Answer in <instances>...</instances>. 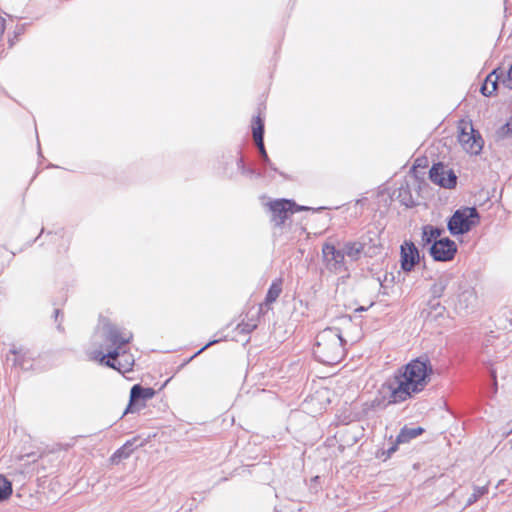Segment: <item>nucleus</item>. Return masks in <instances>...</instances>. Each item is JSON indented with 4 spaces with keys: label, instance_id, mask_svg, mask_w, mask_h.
<instances>
[{
    "label": "nucleus",
    "instance_id": "f03ea898",
    "mask_svg": "<svg viewBox=\"0 0 512 512\" xmlns=\"http://www.w3.org/2000/svg\"><path fill=\"white\" fill-rule=\"evenodd\" d=\"M433 367L427 357L409 361L387 383L390 390L389 404L404 402L422 392L429 384Z\"/></svg>",
    "mask_w": 512,
    "mask_h": 512
},
{
    "label": "nucleus",
    "instance_id": "b1692460",
    "mask_svg": "<svg viewBox=\"0 0 512 512\" xmlns=\"http://www.w3.org/2000/svg\"><path fill=\"white\" fill-rule=\"evenodd\" d=\"M13 492L12 483L4 475H0V502L7 500Z\"/></svg>",
    "mask_w": 512,
    "mask_h": 512
},
{
    "label": "nucleus",
    "instance_id": "473e14b6",
    "mask_svg": "<svg viewBox=\"0 0 512 512\" xmlns=\"http://www.w3.org/2000/svg\"><path fill=\"white\" fill-rule=\"evenodd\" d=\"M236 164H237V168H238V170L240 172L246 167V164H245L244 159L242 157L238 158Z\"/></svg>",
    "mask_w": 512,
    "mask_h": 512
},
{
    "label": "nucleus",
    "instance_id": "dca6fc26",
    "mask_svg": "<svg viewBox=\"0 0 512 512\" xmlns=\"http://www.w3.org/2000/svg\"><path fill=\"white\" fill-rule=\"evenodd\" d=\"M503 77V72L498 74V69H494L485 79L480 92L484 96H491L498 87L499 80Z\"/></svg>",
    "mask_w": 512,
    "mask_h": 512
},
{
    "label": "nucleus",
    "instance_id": "0eeeda50",
    "mask_svg": "<svg viewBox=\"0 0 512 512\" xmlns=\"http://www.w3.org/2000/svg\"><path fill=\"white\" fill-rule=\"evenodd\" d=\"M458 141L462 148L471 155H478L482 151L484 141L479 131L472 123L462 122L459 125Z\"/></svg>",
    "mask_w": 512,
    "mask_h": 512
},
{
    "label": "nucleus",
    "instance_id": "2f4dec72",
    "mask_svg": "<svg viewBox=\"0 0 512 512\" xmlns=\"http://www.w3.org/2000/svg\"><path fill=\"white\" fill-rule=\"evenodd\" d=\"M503 134L512 136V120L502 127Z\"/></svg>",
    "mask_w": 512,
    "mask_h": 512
},
{
    "label": "nucleus",
    "instance_id": "4468645a",
    "mask_svg": "<svg viewBox=\"0 0 512 512\" xmlns=\"http://www.w3.org/2000/svg\"><path fill=\"white\" fill-rule=\"evenodd\" d=\"M252 132L261 160L268 161L269 156L264 145V120L259 115L253 119Z\"/></svg>",
    "mask_w": 512,
    "mask_h": 512
},
{
    "label": "nucleus",
    "instance_id": "6ab92c4d",
    "mask_svg": "<svg viewBox=\"0 0 512 512\" xmlns=\"http://www.w3.org/2000/svg\"><path fill=\"white\" fill-rule=\"evenodd\" d=\"M445 310V307L440 304L437 299L429 300L427 303V308H424L421 312V317L425 319L433 318L436 319L438 316L442 315Z\"/></svg>",
    "mask_w": 512,
    "mask_h": 512
},
{
    "label": "nucleus",
    "instance_id": "f257e3e1",
    "mask_svg": "<svg viewBox=\"0 0 512 512\" xmlns=\"http://www.w3.org/2000/svg\"><path fill=\"white\" fill-rule=\"evenodd\" d=\"M132 339L131 331L101 318L93 336V345L97 348L89 351V358L122 374L130 372L134 358L128 353V345Z\"/></svg>",
    "mask_w": 512,
    "mask_h": 512
},
{
    "label": "nucleus",
    "instance_id": "aec40b11",
    "mask_svg": "<svg viewBox=\"0 0 512 512\" xmlns=\"http://www.w3.org/2000/svg\"><path fill=\"white\" fill-rule=\"evenodd\" d=\"M137 439L128 440L122 447L117 449L111 457L113 463H118L122 459H127L134 449V443Z\"/></svg>",
    "mask_w": 512,
    "mask_h": 512
},
{
    "label": "nucleus",
    "instance_id": "bb28decb",
    "mask_svg": "<svg viewBox=\"0 0 512 512\" xmlns=\"http://www.w3.org/2000/svg\"><path fill=\"white\" fill-rule=\"evenodd\" d=\"M263 169H267L268 172H270L273 175V179L275 178L276 174H279L284 179H287V176L283 172L278 170V168L275 166V164L271 162L269 157H268V161L260 160L259 170H263Z\"/></svg>",
    "mask_w": 512,
    "mask_h": 512
},
{
    "label": "nucleus",
    "instance_id": "c756f323",
    "mask_svg": "<svg viewBox=\"0 0 512 512\" xmlns=\"http://www.w3.org/2000/svg\"><path fill=\"white\" fill-rule=\"evenodd\" d=\"M24 29H25V26L24 25H18L16 26V29L14 31V37L13 38H9L8 40V43H9V47H13L17 41V38L23 34L24 32Z\"/></svg>",
    "mask_w": 512,
    "mask_h": 512
},
{
    "label": "nucleus",
    "instance_id": "a878e982",
    "mask_svg": "<svg viewBox=\"0 0 512 512\" xmlns=\"http://www.w3.org/2000/svg\"><path fill=\"white\" fill-rule=\"evenodd\" d=\"M488 493L487 486H475L473 493L468 497L465 508L473 505L480 497Z\"/></svg>",
    "mask_w": 512,
    "mask_h": 512
},
{
    "label": "nucleus",
    "instance_id": "9d476101",
    "mask_svg": "<svg viewBox=\"0 0 512 512\" xmlns=\"http://www.w3.org/2000/svg\"><path fill=\"white\" fill-rule=\"evenodd\" d=\"M322 254L330 272L341 273L347 270L343 248L338 249L332 243H325L322 247Z\"/></svg>",
    "mask_w": 512,
    "mask_h": 512
},
{
    "label": "nucleus",
    "instance_id": "423d86ee",
    "mask_svg": "<svg viewBox=\"0 0 512 512\" xmlns=\"http://www.w3.org/2000/svg\"><path fill=\"white\" fill-rule=\"evenodd\" d=\"M460 289V278L451 272H444L435 279L430 288V293L434 299H439L445 295L454 298Z\"/></svg>",
    "mask_w": 512,
    "mask_h": 512
},
{
    "label": "nucleus",
    "instance_id": "6e6552de",
    "mask_svg": "<svg viewBox=\"0 0 512 512\" xmlns=\"http://www.w3.org/2000/svg\"><path fill=\"white\" fill-rule=\"evenodd\" d=\"M36 353L25 346L12 345L7 355V361H11L15 367L23 371L35 369Z\"/></svg>",
    "mask_w": 512,
    "mask_h": 512
},
{
    "label": "nucleus",
    "instance_id": "ddd939ff",
    "mask_svg": "<svg viewBox=\"0 0 512 512\" xmlns=\"http://www.w3.org/2000/svg\"><path fill=\"white\" fill-rule=\"evenodd\" d=\"M401 268L405 272H410L420 261V253L416 245L405 240L400 246Z\"/></svg>",
    "mask_w": 512,
    "mask_h": 512
},
{
    "label": "nucleus",
    "instance_id": "cd10ccee",
    "mask_svg": "<svg viewBox=\"0 0 512 512\" xmlns=\"http://www.w3.org/2000/svg\"><path fill=\"white\" fill-rule=\"evenodd\" d=\"M219 340L218 339H215V340H211L209 341L205 346H203L200 350H198L194 355H192L190 358H188L187 360H185L182 365H181V368L184 367L186 364H188L190 361H192L195 357H197L198 355H200L204 350H206L208 347L218 343Z\"/></svg>",
    "mask_w": 512,
    "mask_h": 512
},
{
    "label": "nucleus",
    "instance_id": "393cba45",
    "mask_svg": "<svg viewBox=\"0 0 512 512\" xmlns=\"http://www.w3.org/2000/svg\"><path fill=\"white\" fill-rule=\"evenodd\" d=\"M241 173L249 177L273 179V175L267 169L259 170L246 166Z\"/></svg>",
    "mask_w": 512,
    "mask_h": 512
},
{
    "label": "nucleus",
    "instance_id": "f3484780",
    "mask_svg": "<svg viewBox=\"0 0 512 512\" xmlns=\"http://www.w3.org/2000/svg\"><path fill=\"white\" fill-rule=\"evenodd\" d=\"M444 233V229L443 228H440V227H437V226H433V225H430V224H427V225H424L422 227V234H421V242H422V245L425 246V245H429L430 246L432 245V243H434V241H438L439 237Z\"/></svg>",
    "mask_w": 512,
    "mask_h": 512
},
{
    "label": "nucleus",
    "instance_id": "f8f14e48",
    "mask_svg": "<svg viewBox=\"0 0 512 512\" xmlns=\"http://www.w3.org/2000/svg\"><path fill=\"white\" fill-rule=\"evenodd\" d=\"M430 180L447 189L454 188L457 184V177L451 169H446L442 163L434 164L429 171Z\"/></svg>",
    "mask_w": 512,
    "mask_h": 512
},
{
    "label": "nucleus",
    "instance_id": "39448f33",
    "mask_svg": "<svg viewBox=\"0 0 512 512\" xmlns=\"http://www.w3.org/2000/svg\"><path fill=\"white\" fill-rule=\"evenodd\" d=\"M266 206L270 213V221L276 228L284 227L286 221L296 212L309 210V207L298 206L293 200L276 199L269 201Z\"/></svg>",
    "mask_w": 512,
    "mask_h": 512
},
{
    "label": "nucleus",
    "instance_id": "72a5a7b5",
    "mask_svg": "<svg viewBox=\"0 0 512 512\" xmlns=\"http://www.w3.org/2000/svg\"><path fill=\"white\" fill-rule=\"evenodd\" d=\"M397 442L393 444L390 448L387 450V456L390 457L396 450H397Z\"/></svg>",
    "mask_w": 512,
    "mask_h": 512
},
{
    "label": "nucleus",
    "instance_id": "7ed1b4c3",
    "mask_svg": "<svg viewBox=\"0 0 512 512\" xmlns=\"http://www.w3.org/2000/svg\"><path fill=\"white\" fill-rule=\"evenodd\" d=\"M346 341L341 330L327 327L320 331L315 338L313 354L317 361L325 365L338 364L346 353Z\"/></svg>",
    "mask_w": 512,
    "mask_h": 512
},
{
    "label": "nucleus",
    "instance_id": "7c9ffc66",
    "mask_svg": "<svg viewBox=\"0 0 512 512\" xmlns=\"http://www.w3.org/2000/svg\"><path fill=\"white\" fill-rule=\"evenodd\" d=\"M502 83L506 88L512 89V63L507 72V76L502 79Z\"/></svg>",
    "mask_w": 512,
    "mask_h": 512
},
{
    "label": "nucleus",
    "instance_id": "e433bc0d",
    "mask_svg": "<svg viewBox=\"0 0 512 512\" xmlns=\"http://www.w3.org/2000/svg\"><path fill=\"white\" fill-rule=\"evenodd\" d=\"M366 310H367V308H365V307H360V308L356 309V311H366Z\"/></svg>",
    "mask_w": 512,
    "mask_h": 512
},
{
    "label": "nucleus",
    "instance_id": "4be33fe9",
    "mask_svg": "<svg viewBox=\"0 0 512 512\" xmlns=\"http://www.w3.org/2000/svg\"><path fill=\"white\" fill-rule=\"evenodd\" d=\"M281 292H282V279L277 278L271 283V285L267 291V294L265 297V304L270 305V304L274 303L277 300V298L280 296Z\"/></svg>",
    "mask_w": 512,
    "mask_h": 512
},
{
    "label": "nucleus",
    "instance_id": "1a4fd4ad",
    "mask_svg": "<svg viewBox=\"0 0 512 512\" xmlns=\"http://www.w3.org/2000/svg\"><path fill=\"white\" fill-rule=\"evenodd\" d=\"M457 249V244L454 240L444 237L432 243L429 248V253L435 261L449 262L454 259Z\"/></svg>",
    "mask_w": 512,
    "mask_h": 512
},
{
    "label": "nucleus",
    "instance_id": "20e7f679",
    "mask_svg": "<svg viewBox=\"0 0 512 512\" xmlns=\"http://www.w3.org/2000/svg\"><path fill=\"white\" fill-rule=\"evenodd\" d=\"M480 223L476 207H461L447 221V229L453 236L464 235Z\"/></svg>",
    "mask_w": 512,
    "mask_h": 512
},
{
    "label": "nucleus",
    "instance_id": "4c0bfd02",
    "mask_svg": "<svg viewBox=\"0 0 512 512\" xmlns=\"http://www.w3.org/2000/svg\"><path fill=\"white\" fill-rule=\"evenodd\" d=\"M318 479H319V476H315L313 480L317 481Z\"/></svg>",
    "mask_w": 512,
    "mask_h": 512
},
{
    "label": "nucleus",
    "instance_id": "f704fd0d",
    "mask_svg": "<svg viewBox=\"0 0 512 512\" xmlns=\"http://www.w3.org/2000/svg\"><path fill=\"white\" fill-rule=\"evenodd\" d=\"M1 21H2V24H1V29H0V36H2V35H3V33H4V29H5V27H4V22H5V20H4V19H1Z\"/></svg>",
    "mask_w": 512,
    "mask_h": 512
},
{
    "label": "nucleus",
    "instance_id": "5701e85b",
    "mask_svg": "<svg viewBox=\"0 0 512 512\" xmlns=\"http://www.w3.org/2000/svg\"><path fill=\"white\" fill-rule=\"evenodd\" d=\"M396 198L402 205L406 207H413L416 204L411 194L410 188L407 184L401 185L399 187V189L397 190Z\"/></svg>",
    "mask_w": 512,
    "mask_h": 512
},
{
    "label": "nucleus",
    "instance_id": "c85d7f7f",
    "mask_svg": "<svg viewBox=\"0 0 512 512\" xmlns=\"http://www.w3.org/2000/svg\"><path fill=\"white\" fill-rule=\"evenodd\" d=\"M257 325L255 323H249V322H241L238 324L237 329L240 333L249 334L251 333Z\"/></svg>",
    "mask_w": 512,
    "mask_h": 512
},
{
    "label": "nucleus",
    "instance_id": "c9c22d12",
    "mask_svg": "<svg viewBox=\"0 0 512 512\" xmlns=\"http://www.w3.org/2000/svg\"><path fill=\"white\" fill-rule=\"evenodd\" d=\"M54 315H55V320H57L58 316L60 315V310L59 309H55Z\"/></svg>",
    "mask_w": 512,
    "mask_h": 512
},
{
    "label": "nucleus",
    "instance_id": "2eb2a0df",
    "mask_svg": "<svg viewBox=\"0 0 512 512\" xmlns=\"http://www.w3.org/2000/svg\"><path fill=\"white\" fill-rule=\"evenodd\" d=\"M454 297L457 298L456 306L460 310H467L472 307L476 301V293L470 287H465L464 289L461 287Z\"/></svg>",
    "mask_w": 512,
    "mask_h": 512
},
{
    "label": "nucleus",
    "instance_id": "9b49d317",
    "mask_svg": "<svg viewBox=\"0 0 512 512\" xmlns=\"http://www.w3.org/2000/svg\"><path fill=\"white\" fill-rule=\"evenodd\" d=\"M155 395V390L151 387H143L140 384H135L132 386L130 390V399L127 408L125 409L123 415L128 413H134L139 411L145 405L144 403Z\"/></svg>",
    "mask_w": 512,
    "mask_h": 512
},
{
    "label": "nucleus",
    "instance_id": "412c9836",
    "mask_svg": "<svg viewBox=\"0 0 512 512\" xmlns=\"http://www.w3.org/2000/svg\"><path fill=\"white\" fill-rule=\"evenodd\" d=\"M423 432L424 429L422 427L409 428L405 426L400 430V433L397 435V443H407L410 440L421 435Z\"/></svg>",
    "mask_w": 512,
    "mask_h": 512
},
{
    "label": "nucleus",
    "instance_id": "a211bd4d",
    "mask_svg": "<svg viewBox=\"0 0 512 512\" xmlns=\"http://www.w3.org/2000/svg\"><path fill=\"white\" fill-rule=\"evenodd\" d=\"M365 245L366 243L362 240L347 241L343 244L342 248L345 256L350 258L352 261H357L360 258Z\"/></svg>",
    "mask_w": 512,
    "mask_h": 512
}]
</instances>
